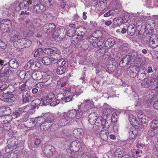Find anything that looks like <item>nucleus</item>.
<instances>
[{
	"label": "nucleus",
	"mask_w": 158,
	"mask_h": 158,
	"mask_svg": "<svg viewBox=\"0 0 158 158\" xmlns=\"http://www.w3.org/2000/svg\"><path fill=\"white\" fill-rule=\"evenodd\" d=\"M55 120L57 122V123L59 126H65L67 121V118L66 117L64 114L58 113L55 115L53 114L49 113L48 114L46 118L45 119V122L43 123L40 126L41 129L45 130L49 128V126L45 127L44 128V126L45 124L46 125L47 123H52Z\"/></svg>",
	"instance_id": "1"
},
{
	"label": "nucleus",
	"mask_w": 158,
	"mask_h": 158,
	"mask_svg": "<svg viewBox=\"0 0 158 158\" xmlns=\"http://www.w3.org/2000/svg\"><path fill=\"white\" fill-rule=\"evenodd\" d=\"M8 86L6 83L3 84L0 87V92H3L1 95L0 97L3 98L2 101L7 102H13V98L14 95L11 94V91H8Z\"/></svg>",
	"instance_id": "2"
},
{
	"label": "nucleus",
	"mask_w": 158,
	"mask_h": 158,
	"mask_svg": "<svg viewBox=\"0 0 158 158\" xmlns=\"http://www.w3.org/2000/svg\"><path fill=\"white\" fill-rule=\"evenodd\" d=\"M39 2V0H24L20 2L19 6L21 9L27 8L28 10H30V7L37 6Z\"/></svg>",
	"instance_id": "3"
},
{
	"label": "nucleus",
	"mask_w": 158,
	"mask_h": 158,
	"mask_svg": "<svg viewBox=\"0 0 158 158\" xmlns=\"http://www.w3.org/2000/svg\"><path fill=\"white\" fill-rule=\"evenodd\" d=\"M150 129L148 132V135L153 137L158 135V118L153 120L150 123Z\"/></svg>",
	"instance_id": "4"
},
{
	"label": "nucleus",
	"mask_w": 158,
	"mask_h": 158,
	"mask_svg": "<svg viewBox=\"0 0 158 158\" xmlns=\"http://www.w3.org/2000/svg\"><path fill=\"white\" fill-rule=\"evenodd\" d=\"M137 54H131L129 55H127L123 58L120 61L119 65L122 67H124L127 65L135 61L137 58Z\"/></svg>",
	"instance_id": "5"
},
{
	"label": "nucleus",
	"mask_w": 158,
	"mask_h": 158,
	"mask_svg": "<svg viewBox=\"0 0 158 158\" xmlns=\"http://www.w3.org/2000/svg\"><path fill=\"white\" fill-rule=\"evenodd\" d=\"M11 27L10 21L7 19L1 21L0 23V28L3 32H7L10 30Z\"/></svg>",
	"instance_id": "6"
},
{
	"label": "nucleus",
	"mask_w": 158,
	"mask_h": 158,
	"mask_svg": "<svg viewBox=\"0 0 158 158\" xmlns=\"http://www.w3.org/2000/svg\"><path fill=\"white\" fill-rule=\"evenodd\" d=\"M43 151L46 156L50 157L54 153L55 150L54 147L52 146L47 145L43 148Z\"/></svg>",
	"instance_id": "7"
},
{
	"label": "nucleus",
	"mask_w": 158,
	"mask_h": 158,
	"mask_svg": "<svg viewBox=\"0 0 158 158\" xmlns=\"http://www.w3.org/2000/svg\"><path fill=\"white\" fill-rule=\"evenodd\" d=\"M88 118L89 123L91 124L99 123L101 120V117L98 116V114L96 112L90 114L89 115Z\"/></svg>",
	"instance_id": "8"
},
{
	"label": "nucleus",
	"mask_w": 158,
	"mask_h": 158,
	"mask_svg": "<svg viewBox=\"0 0 158 158\" xmlns=\"http://www.w3.org/2000/svg\"><path fill=\"white\" fill-rule=\"evenodd\" d=\"M44 52L45 54L50 56H59L58 50L54 48H45L44 50Z\"/></svg>",
	"instance_id": "9"
},
{
	"label": "nucleus",
	"mask_w": 158,
	"mask_h": 158,
	"mask_svg": "<svg viewBox=\"0 0 158 158\" xmlns=\"http://www.w3.org/2000/svg\"><path fill=\"white\" fill-rule=\"evenodd\" d=\"M46 10V6L44 4H39L37 6L33 7L32 11L34 14L44 12Z\"/></svg>",
	"instance_id": "10"
},
{
	"label": "nucleus",
	"mask_w": 158,
	"mask_h": 158,
	"mask_svg": "<svg viewBox=\"0 0 158 158\" xmlns=\"http://www.w3.org/2000/svg\"><path fill=\"white\" fill-rule=\"evenodd\" d=\"M149 44L152 48L158 46V38L156 35H152L150 36Z\"/></svg>",
	"instance_id": "11"
},
{
	"label": "nucleus",
	"mask_w": 158,
	"mask_h": 158,
	"mask_svg": "<svg viewBox=\"0 0 158 158\" xmlns=\"http://www.w3.org/2000/svg\"><path fill=\"white\" fill-rule=\"evenodd\" d=\"M73 134L74 137L77 139H81L84 137L85 132L83 129L78 128L73 131Z\"/></svg>",
	"instance_id": "12"
},
{
	"label": "nucleus",
	"mask_w": 158,
	"mask_h": 158,
	"mask_svg": "<svg viewBox=\"0 0 158 158\" xmlns=\"http://www.w3.org/2000/svg\"><path fill=\"white\" fill-rule=\"evenodd\" d=\"M76 31L77 34V37H76L78 40H81L83 38V36L86 32V29L84 27H81L76 29Z\"/></svg>",
	"instance_id": "13"
},
{
	"label": "nucleus",
	"mask_w": 158,
	"mask_h": 158,
	"mask_svg": "<svg viewBox=\"0 0 158 158\" xmlns=\"http://www.w3.org/2000/svg\"><path fill=\"white\" fill-rule=\"evenodd\" d=\"M22 94L23 103L28 102L32 100V97L30 95V93L28 91H23Z\"/></svg>",
	"instance_id": "14"
},
{
	"label": "nucleus",
	"mask_w": 158,
	"mask_h": 158,
	"mask_svg": "<svg viewBox=\"0 0 158 158\" xmlns=\"http://www.w3.org/2000/svg\"><path fill=\"white\" fill-rule=\"evenodd\" d=\"M55 28V25L52 23H51L45 24L44 27L43 29L46 33H49L52 32Z\"/></svg>",
	"instance_id": "15"
},
{
	"label": "nucleus",
	"mask_w": 158,
	"mask_h": 158,
	"mask_svg": "<svg viewBox=\"0 0 158 158\" xmlns=\"http://www.w3.org/2000/svg\"><path fill=\"white\" fill-rule=\"evenodd\" d=\"M83 103L85 104L84 109L85 111H86L91 109L94 106V102L92 100H84L83 101Z\"/></svg>",
	"instance_id": "16"
},
{
	"label": "nucleus",
	"mask_w": 158,
	"mask_h": 158,
	"mask_svg": "<svg viewBox=\"0 0 158 158\" xmlns=\"http://www.w3.org/2000/svg\"><path fill=\"white\" fill-rule=\"evenodd\" d=\"M128 21V20L125 21L123 20L122 18L117 17L113 19L112 26L113 27V28L114 27V26L119 27L122 23H127Z\"/></svg>",
	"instance_id": "17"
},
{
	"label": "nucleus",
	"mask_w": 158,
	"mask_h": 158,
	"mask_svg": "<svg viewBox=\"0 0 158 158\" xmlns=\"http://www.w3.org/2000/svg\"><path fill=\"white\" fill-rule=\"evenodd\" d=\"M80 148V143L77 141L72 142L70 146V150L73 152L78 151Z\"/></svg>",
	"instance_id": "18"
},
{
	"label": "nucleus",
	"mask_w": 158,
	"mask_h": 158,
	"mask_svg": "<svg viewBox=\"0 0 158 158\" xmlns=\"http://www.w3.org/2000/svg\"><path fill=\"white\" fill-rule=\"evenodd\" d=\"M136 60H137L135 62V67L138 69L143 66L145 64L146 60V59L145 57H142L141 58H138L137 59H136Z\"/></svg>",
	"instance_id": "19"
},
{
	"label": "nucleus",
	"mask_w": 158,
	"mask_h": 158,
	"mask_svg": "<svg viewBox=\"0 0 158 158\" xmlns=\"http://www.w3.org/2000/svg\"><path fill=\"white\" fill-rule=\"evenodd\" d=\"M11 40L13 41L19 39L20 38V33L16 30L12 31L10 35Z\"/></svg>",
	"instance_id": "20"
},
{
	"label": "nucleus",
	"mask_w": 158,
	"mask_h": 158,
	"mask_svg": "<svg viewBox=\"0 0 158 158\" xmlns=\"http://www.w3.org/2000/svg\"><path fill=\"white\" fill-rule=\"evenodd\" d=\"M105 41L104 37L98 38L92 42V46L95 48L98 47L102 45Z\"/></svg>",
	"instance_id": "21"
},
{
	"label": "nucleus",
	"mask_w": 158,
	"mask_h": 158,
	"mask_svg": "<svg viewBox=\"0 0 158 158\" xmlns=\"http://www.w3.org/2000/svg\"><path fill=\"white\" fill-rule=\"evenodd\" d=\"M137 117L139 121L142 123L146 124L148 122V117L144 113H139L137 115Z\"/></svg>",
	"instance_id": "22"
},
{
	"label": "nucleus",
	"mask_w": 158,
	"mask_h": 158,
	"mask_svg": "<svg viewBox=\"0 0 158 158\" xmlns=\"http://www.w3.org/2000/svg\"><path fill=\"white\" fill-rule=\"evenodd\" d=\"M136 26L134 24H131L128 26L127 30V32L130 35H133L136 31Z\"/></svg>",
	"instance_id": "23"
},
{
	"label": "nucleus",
	"mask_w": 158,
	"mask_h": 158,
	"mask_svg": "<svg viewBox=\"0 0 158 158\" xmlns=\"http://www.w3.org/2000/svg\"><path fill=\"white\" fill-rule=\"evenodd\" d=\"M7 144L8 148L11 150L17 148V143L13 139H10L7 142Z\"/></svg>",
	"instance_id": "24"
},
{
	"label": "nucleus",
	"mask_w": 158,
	"mask_h": 158,
	"mask_svg": "<svg viewBox=\"0 0 158 158\" xmlns=\"http://www.w3.org/2000/svg\"><path fill=\"white\" fill-rule=\"evenodd\" d=\"M55 97L54 94L50 92L45 97V100L44 101L43 103L45 104L48 105L49 103L51 102L53 99Z\"/></svg>",
	"instance_id": "25"
},
{
	"label": "nucleus",
	"mask_w": 158,
	"mask_h": 158,
	"mask_svg": "<svg viewBox=\"0 0 158 158\" xmlns=\"http://www.w3.org/2000/svg\"><path fill=\"white\" fill-rule=\"evenodd\" d=\"M117 65L116 61L114 60V62H109V64L106 65V67L108 71L112 72L116 70Z\"/></svg>",
	"instance_id": "26"
},
{
	"label": "nucleus",
	"mask_w": 158,
	"mask_h": 158,
	"mask_svg": "<svg viewBox=\"0 0 158 158\" xmlns=\"http://www.w3.org/2000/svg\"><path fill=\"white\" fill-rule=\"evenodd\" d=\"M99 124L103 128H108L110 125L111 122L110 120H108L106 118H101V121H99Z\"/></svg>",
	"instance_id": "27"
},
{
	"label": "nucleus",
	"mask_w": 158,
	"mask_h": 158,
	"mask_svg": "<svg viewBox=\"0 0 158 158\" xmlns=\"http://www.w3.org/2000/svg\"><path fill=\"white\" fill-rule=\"evenodd\" d=\"M8 64L10 68L14 69L17 68L19 65L18 61L15 59L10 60L8 62Z\"/></svg>",
	"instance_id": "28"
},
{
	"label": "nucleus",
	"mask_w": 158,
	"mask_h": 158,
	"mask_svg": "<svg viewBox=\"0 0 158 158\" xmlns=\"http://www.w3.org/2000/svg\"><path fill=\"white\" fill-rule=\"evenodd\" d=\"M108 131L106 130H101L99 133L100 137L103 141H106L108 138Z\"/></svg>",
	"instance_id": "29"
},
{
	"label": "nucleus",
	"mask_w": 158,
	"mask_h": 158,
	"mask_svg": "<svg viewBox=\"0 0 158 158\" xmlns=\"http://www.w3.org/2000/svg\"><path fill=\"white\" fill-rule=\"evenodd\" d=\"M63 114H64L65 117H67V121H66L67 122L68 120V117L70 118H74L75 117V114H76V110H71L69 111L66 113H65ZM66 124H67V122H66Z\"/></svg>",
	"instance_id": "30"
},
{
	"label": "nucleus",
	"mask_w": 158,
	"mask_h": 158,
	"mask_svg": "<svg viewBox=\"0 0 158 158\" xmlns=\"http://www.w3.org/2000/svg\"><path fill=\"white\" fill-rule=\"evenodd\" d=\"M41 103V100L38 98H36L33 100L32 102V104L31 106V109L33 110L35 109L36 108L38 109L39 106L40 105Z\"/></svg>",
	"instance_id": "31"
},
{
	"label": "nucleus",
	"mask_w": 158,
	"mask_h": 158,
	"mask_svg": "<svg viewBox=\"0 0 158 158\" xmlns=\"http://www.w3.org/2000/svg\"><path fill=\"white\" fill-rule=\"evenodd\" d=\"M103 113L104 115H107L110 113L112 109L106 103H104L103 106Z\"/></svg>",
	"instance_id": "32"
},
{
	"label": "nucleus",
	"mask_w": 158,
	"mask_h": 158,
	"mask_svg": "<svg viewBox=\"0 0 158 158\" xmlns=\"http://www.w3.org/2000/svg\"><path fill=\"white\" fill-rule=\"evenodd\" d=\"M35 61L34 60H31L27 62L25 65V68L26 69H31L32 70L35 69Z\"/></svg>",
	"instance_id": "33"
},
{
	"label": "nucleus",
	"mask_w": 158,
	"mask_h": 158,
	"mask_svg": "<svg viewBox=\"0 0 158 158\" xmlns=\"http://www.w3.org/2000/svg\"><path fill=\"white\" fill-rule=\"evenodd\" d=\"M137 134V131L134 128L129 129V138L131 140L134 139Z\"/></svg>",
	"instance_id": "34"
},
{
	"label": "nucleus",
	"mask_w": 158,
	"mask_h": 158,
	"mask_svg": "<svg viewBox=\"0 0 158 158\" xmlns=\"http://www.w3.org/2000/svg\"><path fill=\"white\" fill-rule=\"evenodd\" d=\"M0 111L2 112L3 115H7L11 113V110L8 107H3L0 108Z\"/></svg>",
	"instance_id": "35"
},
{
	"label": "nucleus",
	"mask_w": 158,
	"mask_h": 158,
	"mask_svg": "<svg viewBox=\"0 0 158 158\" xmlns=\"http://www.w3.org/2000/svg\"><path fill=\"white\" fill-rule=\"evenodd\" d=\"M129 121L132 125L137 126L138 124V122L136 117L132 115H131L129 117Z\"/></svg>",
	"instance_id": "36"
},
{
	"label": "nucleus",
	"mask_w": 158,
	"mask_h": 158,
	"mask_svg": "<svg viewBox=\"0 0 158 158\" xmlns=\"http://www.w3.org/2000/svg\"><path fill=\"white\" fill-rule=\"evenodd\" d=\"M7 64L4 65V66L2 68L0 71V73L2 74H7L10 72V74L11 73V71L10 70V68L8 66Z\"/></svg>",
	"instance_id": "37"
},
{
	"label": "nucleus",
	"mask_w": 158,
	"mask_h": 158,
	"mask_svg": "<svg viewBox=\"0 0 158 158\" xmlns=\"http://www.w3.org/2000/svg\"><path fill=\"white\" fill-rule=\"evenodd\" d=\"M151 86H154V89L158 90V78L157 77L153 78L150 80Z\"/></svg>",
	"instance_id": "38"
},
{
	"label": "nucleus",
	"mask_w": 158,
	"mask_h": 158,
	"mask_svg": "<svg viewBox=\"0 0 158 158\" xmlns=\"http://www.w3.org/2000/svg\"><path fill=\"white\" fill-rule=\"evenodd\" d=\"M136 67H133L131 69V68H128L127 69V72L128 74L129 75V76L131 77H134L136 75V73L135 72L134 69L135 70H136Z\"/></svg>",
	"instance_id": "39"
},
{
	"label": "nucleus",
	"mask_w": 158,
	"mask_h": 158,
	"mask_svg": "<svg viewBox=\"0 0 158 158\" xmlns=\"http://www.w3.org/2000/svg\"><path fill=\"white\" fill-rule=\"evenodd\" d=\"M32 78L34 80H39L41 78L42 73L40 71H37L33 73L32 75Z\"/></svg>",
	"instance_id": "40"
},
{
	"label": "nucleus",
	"mask_w": 158,
	"mask_h": 158,
	"mask_svg": "<svg viewBox=\"0 0 158 158\" xmlns=\"http://www.w3.org/2000/svg\"><path fill=\"white\" fill-rule=\"evenodd\" d=\"M66 66H59L56 69V73L58 74L61 75L64 73L66 71Z\"/></svg>",
	"instance_id": "41"
},
{
	"label": "nucleus",
	"mask_w": 158,
	"mask_h": 158,
	"mask_svg": "<svg viewBox=\"0 0 158 158\" xmlns=\"http://www.w3.org/2000/svg\"><path fill=\"white\" fill-rule=\"evenodd\" d=\"M114 43L113 40L112 38H109L105 42V45L106 48H111L113 45Z\"/></svg>",
	"instance_id": "42"
},
{
	"label": "nucleus",
	"mask_w": 158,
	"mask_h": 158,
	"mask_svg": "<svg viewBox=\"0 0 158 158\" xmlns=\"http://www.w3.org/2000/svg\"><path fill=\"white\" fill-rule=\"evenodd\" d=\"M124 153V151L121 148L117 149L114 152L115 156L117 157H122Z\"/></svg>",
	"instance_id": "43"
},
{
	"label": "nucleus",
	"mask_w": 158,
	"mask_h": 158,
	"mask_svg": "<svg viewBox=\"0 0 158 158\" xmlns=\"http://www.w3.org/2000/svg\"><path fill=\"white\" fill-rule=\"evenodd\" d=\"M106 49L104 47H102L97 50L96 52V54L98 56H103L105 53Z\"/></svg>",
	"instance_id": "44"
},
{
	"label": "nucleus",
	"mask_w": 158,
	"mask_h": 158,
	"mask_svg": "<svg viewBox=\"0 0 158 158\" xmlns=\"http://www.w3.org/2000/svg\"><path fill=\"white\" fill-rule=\"evenodd\" d=\"M22 41L25 48L29 47L31 44V41L28 39H23L22 40Z\"/></svg>",
	"instance_id": "45"
},
{
	"label": "nucleus",
	"mask_w": 158,
	"mask_h": 158,
	"mask_svg": "<svg viewBox=\"0 0 158 158\" xmlns=\"http://www.w3.org/2000/svg\"><path fill=\"white\" fill-rule=\"evenodd\" d=\"M137 76L139 79L141 80H144L147 78L148 76L145 73H138Z\"/></svg>",
	"instance_id": "46"
},
{
	"label": "nucleus",
	"mask_w": 158,
	"mask_h": 158,
	"mask_svg": "<svg viewBox=\"0 0 158 158\" xmlns=\"http://www.w3.org/2000/svg\"><path fill=\"white\" fill-rule=\"evenodd\" d=\"M142 86L144 88H148L150 86V81H149L148 79H147L144 80L141 84Z\"/></svg>",
	"instance_id": "47"
},
{
	"label": "nucleus",
	"mask_w": 158,
	"mask_h": 158,
	"mask_svg": "<svg viewBox=\"0 0 158 158\" xmlns=\"http://www.w3.org/2000/svg\"><path fill=\"white\" fill-rule=\"evenodd\" d=\"M51 59L49 57L45 56L43 58L42 62L45 65H48L51 63Z\"/></svg>",
	"instance_id": "48"
},
{
	"label": "nucleus",
	"mask_w": 158,
	"mask_h": 158,
	"mask_svg": "<svg viewBox=\"0 0 158 158\" xmlns=\"http://www.w3.org/2000/svg\"><path fill=\"white\" fill-rule=\"evenodd\" d=\"M70 93L68 92L66 96L65 95V97L64 98V101L65 102H68L72 100L73 97L70 95Z\"/></svg>",
	"instance_id": "49"
},
{
	"label": "nucleus",
	"mask_w": 158,
	"mask_h": 158,
	"mask_svg": "<svg viewBox=\"0 0 158 158\" xmlns=\"http://www.w3.org/2000/svg\"><path fill=\"white\" fill-rule=\"evenodd\" d=\"M44 51L43 49L40 48L37 50L34 53V56L35 57H39L43 53Z\"/></svg>",
	"instance_id": "50"
},
{
	"label": "nucleus",
	"mask_w": 158,
	"mask_h": 158,
	"mask_svg": "<svg viewBox=\"0 0 158 158\" xmlns=\"http://www.w3.org/2000/svg\"><path fill=\"white\" fill-rule=\"evenodd\" d=\"M75 33H77L76 30L73 29H69L68 30L67 35L69 37H74L77 36V35H74Z\"/></svg>",
	"instance_id": "51"
},
{
	"label": "nucleus",
	"mask_w": 158,
	"mask_h": 158,
	"mask_svg": "<svg viewBox=\"0 0 158 158\" xmlns=\"http://www.w3.org/2000/svg\"><path fill=\"white\" fill-rule=\"evenodd\" d=\"M43 81L45 83L47 82L51 78V77L49 75L47 74H45L44 76H43Z\"/></svg>",
	"instance_id": "52"
},
{
	"label": "nucleus",
	"mask_w": 158,
	"mask_h": 158,
	"mask_svg": "<svg viewBox=\"0 0 158 158\" xmlns=\"http://www.w3.org/2000/svg\"><path fill=\"white\" fill-rule=\"evenodd\" d=\"M65 95L63 93L58 94L56 95V99L57 100L59 101L60 100H63Z\"/></svg>",
	"instance_id": "53"
},
{
	"label": "nucleus",
	"mask_w": 158,
	"mask_h": 158,
	"mask_svg": "<svg viewBox=\"0 0 158 158\" xmlns=\"http://www.w3.org/2000/svg\"><path fill=\"white\" fill-rule=\"evenodd\" d=\"M93 129L94 131L95 132L98 131L100 130L101 128V125L99 124V123H96L94 124H93Z\"/></svg>",
	"instance_id": "54"
},
{
	"label": "nucleus",
	"mask_w": 158,
	"mask_h": 158,
	"mask_svg": "<svg viewBox=\"0 0 158 158\" xmlns=\"http://www.w3.org/2000/svg\"><path fill=\"white\" fill-rule=\"evenodd\" d=\"M66 61L63 58L58 59V64L59 66H65Z\"/></svg>",
	"instance_id": "55"
},
{
	"label": "nucleus",
	"mask_w": 158,
	"mask_h": 158,
	"mask_svg": "<svg viewBox=\"0 0 158 158\" xmlns=\"http://www.w3.org/2000/svg\"><path fill=\"white\" fill-rule=\"evenodd\" d=\"M114 14V11L110 10L106 13L104 15L105 17H108L111 15H113Z\"/></svg>",
	"instance_id": "56"
},
{
	"label": "nucleus",
	"mask_w": 158,
	"mask_h": 158,
	"mask_svg": "<svg viewBox=\"0 0 158 158\" xmlns=\"http://www.w3.org/2000/svg\"><path fill=\"white\" fill-rule=\"evenodd\" d=\"M26 75L25 71L23 70L19 73L18 74V76L21 79H24L25 78Z\"/></svg>",
	"instance_id": "57"
},
{
	"label": "nucleus",
	"mask_w": 158,
	"mask_h": 158,
	"mask_svg": "<svg viewBox=\"0 0 158 158\" xmlns=\"http://www.w3.org/2000/svg\"><path fill=\"white\" fill-rule=\"evenodd\" d=\"M22 83H21L19 85V89H20L21 90V93H22V92L23 91H27V90H25L26 89V85L25 84L23 83V84H21Z\"/></svg>",
	"instance_id": "58"
},
{
	"label": "nucleus",
	"mask_w": 158,
	"mask_h": 158,
	"mask_svg": "<svg viewBox=\"0 0 158 158\" xmlns=\"http://www.w3.org/2000/svg\"><path fill=\"white\" fill-rule=\"evenodd\" d=\"M82 112L81 110L79 109L77 111H76V114H75L76 117L77 119L80 118L82 116Z\"/></svg>",
	"instance_id": "59"
},
{
	"label": "nucleus",
	"mask_w": 158,
	"mask_h": 158,
	"mask_svg": "<svg viewBox=\"0 0 158 158\" xmlns=\"http://www.w3.org/2000/svg\"><path fill=\"white\" fill-rule=\"evenodd\" d=\"M54 56L55 57L54 58H53L52 59H51V63H55L56 62L58 63V59L60 57V54H59V56Z\"/></svg>",
	"instance_id": "60"
},
{
	"label": "nucleus",
	"mask_w": 158,
	"mask_h": 158,
	"mask_svg": "<svg viewBox=\"0 0 158 158\" xmlns=\"http://www.w3.org/2000/svg\"><path fill=\"white\" fill-rule=\"evenodd\" d=\"M118 118V115L117 113H114L111 116L112 120L114 122H116L117 121V119Z\"/></svg>",
	"instance_id": "61"
},
{
	"label": "nucleus",
	"mask_w": 158,
	"mask_h": 158,
	"mask_svg": "<svg viewBox=\"0 0 158 158\" xmlns=\"http://www.w3.org/2000/svg\"><path fill=\"white\" fill-rule=\"evenodd\" d=\"M155 98L153 97L149 98L147 101V104L148 106H150L152 103L154 102Z\"/></svg>",
	"instance_id": "62"
},
{
	"label": "nucleus",
	"mask_w": 158,
	"mask_h": 158,
	"mask_svg": "<svg viewBox=\"0 0 158 158\" xmlns=\"http://www.w3.org/2000/svg\"><path fill=\"white\" fill-rule=\"evenodd\" d=\"M17 155L16 153L15 152H11L9 154L7 158H17Z\"/></svg>",
	"instance_id": "63"
},
{
	"label": "nucleus",
	"mask_w": 158,
	"mask_h": 158,
	"mask_svg": "<svg viewBox=\"0 0 158 158\" xmlns=\"http://www.w3.org/2000/svg\"><path fill=\"white\" fill-rule=\"evenodd\" d=\"M24 34L26 35L29 36H32L33 35L34 33L32 31L27 30L25 32H24Z\"/></svg>",
	"instance_id": "64"
}]
</instances>
